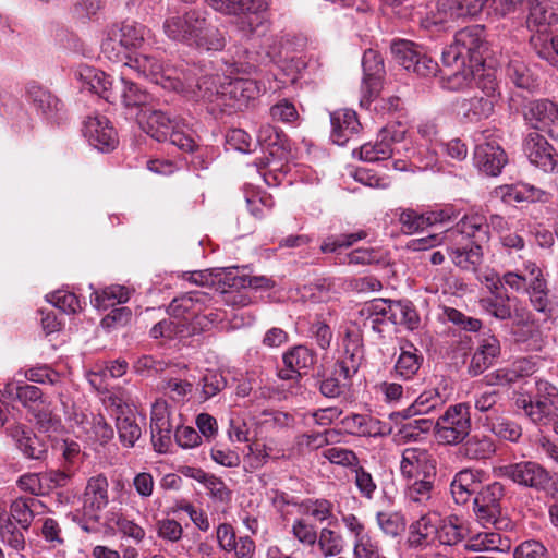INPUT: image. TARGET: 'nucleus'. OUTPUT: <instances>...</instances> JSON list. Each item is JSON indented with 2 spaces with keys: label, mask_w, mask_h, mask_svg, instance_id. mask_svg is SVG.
I'll use <instances>...</instances> for the list:
<instances>
[{
  "label": "nucleus",
  "mask_w": 558,
  "mask_h": 558,
  "mask_svg": "<svg viewBox=\"0 0 558 558\" xmlns=\"http://www.w3.org/2000/svg\"><path fill=\"white\" fill-rule=\"evenodd\" d=\"M484 28L480 25L458 31L441 53L444 87L459 92L470 86L474 72L484 63Z\"/></svg>",
  "instance_id": "1"
},
{
  "label": "nucleus",
  "mask_w": 558,
  "mask_h": 558,
  "mask_svg": "<svg viewBox=\"0 0 558 558\" xmlns=\"http://www.w3.org/2000/svg\"><path fill=\"white\" fill-rule=\"evenodd\" d=\"M163 32L168 38L206 50L220 51L226 46L223 34L209 24L205 15L190 10L182 16H169L163 22Z\"/></svg>",
  "instance_id": "2"
},
{
  "label": "nucleus",
  "mask_w": 558,
  "mask_h": 558,
  "mask_svg": "<svg viewBox=\"0 0 558 558\" xmlns=\"http://www.w3.org/2000/svg\"><path fill=\"white\" fill-rule=\"evenodd\" d=\"M105 56L114 62H122L125 68L136 71L138 74L149 78L155 84L165 88H172L177 92H183L185 86L191 87L189 77L181 72V75H174V70L165 66L155 56L150 54H124L114 53V43L111 38L105 40L101 45Z\"/></svg>",
  "instance_id": "3"
},
{
  "label": "nucleus",
  "mask_w": 558,
  "mask_h": 558,
  "mask_svg": "<svg viewBox=\"0 0 558 558\" xmlns=\"http://www.w3.org/2000/svg\"><path fill=\"white\" fill-rule=\"evenodd\" d=\"M504 284L517 293H525L532 308L545 318L553 315V306L549 299L548 280L543 269L534 260H524L522 271H506Z\"/></svg>",
  "instance_id": "4"
},
{
  "label": "nucleus",
  "mask_w": 558,
  "mask_h": 558,
  "mask_svg": "<svg viewBox=\"0 0 558 558\" xmlns=\"http://www.w3.org/2000/svg\"><path fill=\"white\" fill-rule=\"evenodd\" d=\"M215 11L228 15H244L239 28L245 36L264 34L268 29V0H207Z\"/></svg>",
  "instance_id": "5"
},
{
  "label": "nucleus",
  "mask_w": 558,
  "mask_h": 558,
  "mask_svg": "<svg viewBox=\"0 0 558 558\" xmlns=\"http://www.w3.org/2000/svg\"><path fill=\"white\" fill-rule=\"evenodd\" d=\"M143 130L158 142L169 141L180 150H191L195 147L194 132L161 110H153L148 113Z\"/></svg>",
  "instance_id": "6"
},
{
  "label": "nucleus",
  "mask_w": 558,
  "mask_h": 558,
  "mask_svg": "<svg viewBox=\"0 0 558 558\" xmlns=\"http://www.w3.org/2000/svg\"><path fill=\"white\" fill-rule=\"evenodd\" d=\"M391 53L400 65L407 71L427 77L434 76L438 71V64L417 44L398 39L391 44Z\"/></svg>",
  "instance_id": "7"
},
{
  "label": "nucleus",
  "mask_w": 558,
  "mask_h": 558,
  "mask_svg": "<svg viewBox=\"0 0 558 558\" xmlns=\"http://www.w3.org/2000/svg\"><path fill=\"white\" fill-rule=\"evenodd\" d=\"M210 301L207 293L192 291L172 300L168 307L169 315L187 323L193 327V332L202 329V313L206 310V303Z\"/></svg>",
  "instance_id": "8"
},
{
  "label": "nucleus",
  "mask_w": 558,
  "mask_h": 558,
  "mask_svg": "<svg viewBox=\"0 0 558 558\" xmlns=\"http://www.w3.org/2000/svg\"><path fill=\"white\" fill-rule=\"evenodd\" d=\"M266 87L251 78L236 77L220 83V98L218 106L241 110L250 100L257 98Z\"/></svg>",
  "instance_id": "9"
},
{
  "label": "nucleus",
  "mask_w": 558,
  "mask_h": 558,
  "mask_svg": "<svg viewBox=\"0 0 558 558\" xmlns=\"http://www.w3.org/2000/svg\"><path fill=\"white\" fill-rule=\"evenodd\" d=\"M400 473L404 481L435 478L436 461L425 449L407 448L401 454Z\"/></svg>",
  "instance_id": "10"
},
{
  "label": "nucleus",
  "mask_w": 558,
  "mask_h": 558,
  "mask_svg": "<svg viewBox=\"0 0 558 558\" xmlns=\"http://www.w3.org/2000/svg\"><path fill=\"white\" fill-rule=\"evenodd\" d=\"M452 238L481 245L488 242L490 232L487 218L481 214L464 215L453 227L442 232V239Z\"/></svg>",
  "instance_id": "11"
},
{
  "label": "nucleus",
  "mask_w": 558,
  "mask_h": 558,
  "mask_svg": "<svg viewBox=\"0 0 558 558\" xmlns=\"http://www.w3.org/2000/svg\"><path fill=\"white\" fill-rule=\"evenodd\" d=\"M404 135L405 130L400 129V125L383 128L375 143H366L360 147V158L369 162L390 158L393 154L392 144L400 143Z\"/></svg>",
  "instance_id": "12"
},
{
  "label": "nucleus",
  "mask_w": 558,
  "mask_h": 558,
  "mask_svg": "<svg viewBox=\"0 0 558 558\" xmlns=\"http://www.w3.org/2000/svg\"><path fill=\"white\" fill-rule=\"evenodd\" d=\"M524 121L532 129L547 133L554 137L551 126L558 124V105L549 99L531 100L523 105Z\"/></svg>",
  "instance_id": "13"
},
{
  "label": "nucleus",
  "mask_w": 558,
  "mask_h": 558,
  "mask_svg": "<svg viewBox=\"0 0 558 558\" xmlns=\"http://www.w3.org/2000/svg\"><path fill=\"white\" fill-rule=\"evenodd\" d=\"M362 66L364 72L362 83L361 105L371 104L376 98L381 89L383 77L385 74L384 61L380 54L368 49L364 52L362 59Z\"/></svg>",
  "instance_id": "14"
},
{
  "label": "nucleus",
  "mask_w": 558,
  "mask_h": 558,
  "mask_svg": "<svg viewBox=\"0 0 558 558\" xmlns=\"http://www.w3.org/2000/svg\"><path fill=\"white\" fill-rule=\"evenodd\" d=\"M83 134L100 151H111L119 143L114 128L104 116L88 117L84 121Z\"/></svg>",
  "instance_id": "15"
},
{
  "label": "nucleus",
  "mask_w": 558,
  "mask_h": 558,
  "mask_svg": "<svg viewBox=\"0 0 558 558\" xmlns=\"http://www.w3.org/2000/svg\"><path fill=\"white\" fill-rule=\"evenodd\" d=\"M447 254L454 266L466 271H476L484 259L483 247L475 242L460 241L459 239H442Z\"/></svg>",
  "instance_id": "16"
},
{
  "label": "nucleus",
  "mask_w": 558,
  "mask_h": 558,
  "mask_svg": "<svg viewBox=\"0 0 558 558\" xmlns=\"http://www.w3.org/2000/svg\"><path fill=\"white\" fill-rule=\"evenodd\" d=\"M487 0H436L435 23L474 17L482 12Z\"/></svg>",
  "instance_id": "17"
},
{
  "label": "nucleus",
  "mask_w": 558,
  "mask_h": 558,
  "mask_svg": "<svg viewBox=\"0 0 558 558\" xmlns=\"http://www.w3.org/2000/svg\"><path fill=\"white\" fill-rule=\"evenodd\" d=\"M375 313L388 315L390 323L402 325L408 330H415L420 327L421 318L414 306L409 300H390L388 302H378L372 307Z\"/></svg>",
  "instance_id": "18"
},
{
  "label": "nucleus",
  "mask_w": 558,
  "mask_h": 558,
  "mask_svg": "<svg viewBox=\"0 0 558 558\" xmlns=\"http://www.w3.org/2000/svg\"><path fill=\"white\" fill-rule=\"evenodd\" d=\"M502 471L514 483L537 489L545 488L550 481L549 473L542 465L532 461L510 464Z\"/></svg>",
  "instance_id": "19"
},
{
  "label": "nucleus",
  "mask_w": 558,
  "mask_h": 558,
  "mask_svg": "<svg viewBox=\"0 0 558 558\" xmlns=\"http://www.w3.org/2000/svg\"><path fill=\"white\" fill-rule=\"evenodd\" d=\"M508 157L504 148L496 142L477 144L474 150V163L484 174L497 177L507 165Z\"/></svg>",
  "instance_id": "20"
},
{
  "label": "nucleus",
  "mask_w": 558,
  "mask_h": 558,
  "mask_svg": "<svg viewBox=\"0 0 558 558\" xmlns=\"http://www.w3.org/2000/svg\"><path fill=\"white\" fill-rule=\"evenodd\" d=\"M286 369L279 371L281 379L299 378L306 374L316 363L317 355L306 345H295L282 356Z\"/></svg>",
  "instance_id": "21"
},
{
  "label": "nucleus",
  "mask_w": 558,
  "mask_h": 558,
  "mask_svg": "<svg viewBox=\"0 0 558 558\" xmlns=\"http://www.w3.org/2000/svg\"><path fill=\"white\" fill-rule=\"evenodd\" d=\"M348 531L354 536V558H384L379 545L365 531L364 524L354 515L348 514L342 518Z\"/></svg>",
  "instance_id": "22"
},
{
  "label": "nucleus",
  "mask_w": 558,
  "mask_h": 558,
  "mask_svg": "<svg viewBox=\"0 0 558 558\" xmlns=\"http://www.w3.org/2000/svg\"><path fill=\"white\" fill-rule=\"evenodd\" d=\"M524 151L533 165L546 172L554 171L558 166L554 147L537 132L526 136Z\"/></svg>",
  "instance_id": "23"
},
{
  "label": "nucleus",
  "mask_w": 558,
  "mask_h": 558,
  "mask_svg": "<svg viewBox=\"0 0 558 558\" xmlns=\"http://www.w3.org/2000/svg\"><path fill=\"white\" fill-rule=\"evenodd\" d=\"M110 104H121L126 109H138L149 101V94L138 84L121 76L116 81L111 95H108Z\"/></svg>",
  "instance_id": "24"
},
{
  "label": "nucleus",
  "mask_w": 558,
  "mask_h": 558,
  "mask_svg": "<svg viewBox=\"0 0 558 558\" xmlns=\"http://www.w3.org/2000/svg\"><path fill=\"white\" fill-rule=\"evenodd\" d=\"M331 141L339 145H345L350 138L357 134L361 123L357 114L351 109H338L330 113Z\"/></svg>",
  "instance_id": "25"
},
{
  "label": "nucleus",
  "mask_w": 558,
  "mask_h": 558,
  "mask_svg": "<svg viewBox=\"0 0 558 558\" xmlns=\"http://www.w3.org/2000/svg\"><path fill=\"white\" fill-rule=\"evenodd\" d=\"M502 495V487L494 483L482 489L474 499V510L477 519L483 523H494L500 515L499 500Z\"/></svg>",
  "instance_id": "26"
},
{
  "label": "nucleus",
  "mask_w": 558,
  "mask_h": 558,
  "mask_svg": "<svg viewBox=\"0 0 558 558\" xmlns=\"http://www.w3.org/2000/svg\"><path fill=\"white\" fill-rule=\"evenodd\" d=\"M536 391L537 398L533 399L531 396L521 395L515 404L523 409L527 416L548 415L550 398L556 397L558 390L547 380L539 379L536 381Z\"/></svg>",
  "instance_id": "27"
},
{
  "label": "nucleus",
  "mask_w": 558,
  "mask_h": 558,
  "mask_svg": "<svg viewBox=\"0 0 558 558\" xmlns=\"http://www.w3.org/2000/svg\"><path fill=\"white\" fill-rule=\"evenodd\" d=\"M500 342L494 335L485 336L475 350L468 372L471 376H477L490 367L494 361L500 355Z\"/></svg>",
  "instance_id": "28"
},
{
  "label": "nucleus",
  "mask_w": 558,
  "mask_h": 558,
  "mask_svg": "<svg viewBox=\"0 0 558 558\" xmlns=\"http://www.w3.org/2000/svg\"><path fill=\"white\" fill-rule=\"evenodd\" d=\"M77 75L84 88L109 101L108 95H111L116 83L109 75L88 65L82 66Z\"/></svg>",
  "instance_id": "29"
},
{
  "label": "nucleus",
  "mask_w": 558,
  "mask_h": 558,
  "mask_svg": "<svg viewBox=\"0 0 558 558\" xmlns=\"http://www.w3.org/2000/svg\"><path fill=\"white\" fill-rule=\"evenodd\" d=\"M108 504V482L102 475L92 477L84 494V510L88 517H96V513Z\"/></svg>",
  "instance_id": "30"
},
{
  "label": "nucleus",
  "mask_w": 558,
  "mask_h": 558,
  "mask_svg": "<svg viewBox=\"0 0 558 558\" xmlns=\"http://www.w3.org/2000/svg\"><path fill=\"white\" fill-rule=\"evenodd\" d=\"M27 96L36 110L48 119L56 118L63 108V104L57 96L36 83L28 85Z\"/></svg>",
  "instance_id": "31"
},
{
  "label": "nucleus",
  "mask_w": 558,
  "mask_h": 558,
  "mask_svg": "<svg viewBox=\"0 0 558 558\" xmlns=\"http://www.w3.org/2000/svg\"><path fill=\"white\" fill-rule=\"evenodd\" d=\"M495 101L484 96H473L458 101L459 114L468 122H478L494 113Z\"/></svg>",
  "instance_id": "32"
},
{
  "label": "nucleus",
  "mask_w": 558,
  "mask_h": 558,
  "mask_svg": "<svg viewBox=\"0 0 558 558\" xmlns=\"http://www.w3.org/2000/svg\"><path fill=\"white\" fill-rule=\"evenodd\" d=\"M5 391L9 395H15L16 399L29 410L35 418H43L47 415L44 412L45 402L40 388L27 384L22 386L9 384L5 386Z\"/></svg>",
  "instance_id": "33"
},
{
  "label": "nucleus",
  "mask_w": 558,
  "mask_h": 558,
  "mask_svg": "<svg viewBox=\"0 0 558 558\" xmlns=\"http://www.w3.org/2000/svg\"><path fill=\"white\" fill-rule=\"evenodd\" d=\"M364 350L359 340H345L344 352L341 359L336 364L335 373L349 380L354 376L363 361Z\"/></svg>",
  "instance_id": "34"
},
{
  "label": "nucleus",
  "mask_w": 558,
  "mask_h": 558,
  "mask_svg": "<svg viewBox=\"0 0 558 558\" xmlns=\"http://www.w3.org/2000/svg\"><path fill=\"white\" fill-rule=\"evenodd\" d=\"M527 10L526 26L530 29H541L556 24L558 15L555 9L546 1L541 0H526L524 10Z\"/></svg>",
  "instance_id": "35"
},
{
  "label": "nucleus",
  "mask_w": 558,
  "mask_h": 558,
  "mask_svg": "<svg viewBox=\"0 0 558 558\" xmlns=\"http://www.w3.org/2000/svg\"><path fill=\"white\" fill-rule=\"evenodd\" d=\"M13 438L27 458L40 459L47 451L46 444L24 424H17L14 427Z\"/></svg>",
  "instance_id": "36"
},
{
  "label": "nucleus",
  "mask_w": 558,
  "mask_h": 558,
  "mask_svg": "<svg viewBox=\"0 0 558 558\" xmlns=\"http://www.w3.org/2000/svg\"><path fill=\"white\" fill-rule=\"evenodd\" d=\"M470 530L464 521L457 515L440 518L438 523L436 539L444 545H456L468 536Z\"/></svg>",
  "instance_id": "37"
},
{
  "label": "nucleus",
  "mask_w": 558,
  "mask_h": 558,
  "mask_svg": "<svg viewBox=\"0 0 558 558\" xmlns=\"http://www.w3.org/2000/svg\"><path fill=\"white\" fill-rule=\"evenodd\" d=\"M438 523H440V515L437 512L422 515L410 526L411 543L421 545L424 542L436 539Z\"/></svg>",
  "instance_id": "38"
},
{
  "label": "nucleus",
  "mask_w": 558,
  "mask_h": 558,
  "mask_svg": "<svg viewBox=\"0 0 558 558\" xmlns=\"http://www.w3.org/2000/svg\"><path fill=\"white\" fill-rule=\"evenodd\" d=\"M422 363L423 355L420 350L412 343H407L404 347H401V353L397 360L395 369L400 377L410 379L417 373Z\"/></svg>",
  "instance_id": "39"
},
{
  "label": "nucleus",
  "mask_w": 558,
  "mask_h": 558,
  "mask_svg": "<svg viewBox=\"0 0 558 558\" xmlns=\"http://www.w3.org/2000/svg\"><path fill=\"white\" fill-rule=\"evenodd\" d=\"M470 421H437L435 435L438 441L452 445L465 438L470 432Z\"/></svg>",
  "instance_id": "40"
},
{
  "label": "nucleus",
  "mask_w": 558,
  "mask_h": 558,
  "mask_svg": "<svg viewBox=\"0 0 558 558\" xmlns=\"http://www.w3.org/2000/svg\"><path fill=\"white\" fill-rule=\"evenodd\" d=\"M146 34V27L144 25L137 24L135 22H123L120 27V39L114 43V53L119 52L120 56H124L125 53H121L120 49L117 48H125V49H137L141 48Z\"/></svg>",
  "instance_id": "41"
},
{
  "label": "nucleus",
  "mask_w": 558,
  "mask_h": 558,
  "mask_svg": "<svg viewBox=\"0 0 558 558\" xmlns=\"http://www.w3.org/2000/svg\"><path fill=\"white\" fill-rule=\"evenodd\" d=\"M215 287L223 294L245 289V274L238 267L215 268Z\"/></svg>",
  "instance_id": "42"
},
{
  "label": "nucleus",
  "mask_w": 558,
  "mask_h": 558,
  "mask_svg": "<svg viewBox=\"0 0 558 558\" xmlns=\"http://www.w3.org/2000/svg\"><path fill=\"white\" fill-rule=\"evenodd\" d=\"M477 487V475L471 470H463L451 482V494L457 504H465Z\"/></svg>",
  "instance_id": "43"
},
{
  "label": "nucleus",
  "mask_w": 558,
  "mask_h": 558,
  "mask_svg": "<svg viewBox=\"0 0 558 558\" xmlns=\"http://www.w3.org/2000/svg\"><path fill=\"white\" fill-rule=\"evenodd\" d=\"M191 335H194L193 327H187L186 322L174 318L172 315H169L167 319L160 320L150 329V336L155 339H172L177 336L187 337Z\"/></svg>",
  "instance_id": "44"
},
{
  "label": "nucleus",
  "mask_w": 558,
  "mask_h": 558,
  "mask_svg": "<svg viewBox=\"0 0 558 558\" xmlns=\"http://www.w3.org/2000/svg\"><path fill=\"white\" fill-rule=\"evenodd\" d=\"M258 142L269 150V155L284 154L287 150V136L278 128L266 124L260 126L257 134Z\"/></svg>",
  "instance_id": "45"
},
{
  "label": "nucleus",
  "mask_w": 558,
  "mask_h": 558,
  "mask_svg": "<svg viewBox=\"0 0 558 558\" xmlns=\"http://www.w3.org/2000/svg\"><path fill=\"white\" fill-rule=\"evenodd\" d=\"M465 547L472 551H495L509 548V544L508 541H504L498 533L481 532L469 537Z\"/></svg>",
  "instance_id": "46"
},
{
  "label": "nucleus",
  "mask_w": 558,
  "mask_h": 558,
  "mask_svg": "<svg viewBox=\"0 0 558 558\" xmlns=\"http://www.w3.org/2000/svg\"><path fill=\"white\" fill-rule=\"evenodd\" d=\"M130 299V292L122 286H110L101 292L95 291L90 294V303L97 308H108L116 304L125 303Z\"/></svg>",
  "instance_id": "47"
},
{
  "label": "nucleus",
  "mask_w": 558,
  "mask_h": 558,
  "mask_svg": "<svg viewBox=\"0 0 558 558\" xmlns=\"http://www.w3.org/2000/svg\"><path fill=\"white\" fill-rule=\"evenodd\" d=\"M511 298L508 294L490 295L480 300L481 308L499 320L512 318Z\"/></svg>",
  "instance_id": "48"
},
{
  "label": "nucleus",
  "mask_w": 558,
  "mask_h": 558,
  "mask_svg": "<svg viewBox=\"0 0 558 558\" xmlns=\"http://www.w3.org/2000/svg\"><path fill=\"white\" fill-rule=\"evenodd\" d=\"M506 74L519 88L532 89L536 86V77L522 60H510L506 68Z\"/></svg>",
  "instance_id": "49"
},
{
  "label": "nucleus",
  "mask_w": 558,
  "mask_h": 558,
  "mask_svg": "<svg viewBox=\"0 0 558 558\" xmlns=\"http://www.w3.org/2000/svg\"><path fill=\"white\" fill-rule=\"evenodd\" d=\"M441 404L438 395L422 393L415 402L408 408L407 414L401 415L400 412L389 414V418H409L417 415H426L436 410V407Z\"/></svg>",
  "instance_id": "50"
},
{
  "label": "nucleus",
  "mask_w": 558,
  "mask_h": 558,
  "mask_svg": "<svg viewBox=\"0 0 558 558\" xmlns=\"http://www.w3.org/2000/svg\"><path fill=\"white\" fill-rule=\"evenodd\" d=\"M435 478L409 480L405 487L407 498L414 504L426 505L434 489Z\"/></svg>",
  "instance_id": "51"
},
{
  "label": "nucleus",
  "mask_w": 558,
  "mask_h": 558,
  "mask_svg": "<svg viewBox=\"0 0 558 558\" xmlns=\"http://www.w3.org/2000/svg\"><path fill=\"white\" fill-rule=\"evenodd\" d=\"M365 231H359L354 233H343V234H331L325 238L320 244V252L326 253H337L341 248H348L352 246L360 240L366 238Z\"/></svg>",
  "instance_id": "52"
},
{
  "label": "nucleus",
  "mask_w": 558,
  "mask_h": 558,
  "mask_svg": "<svg viewBox=\"0 0 558 558\" xmlns=\"http://www.w3.org/2000/svg\"><path fill=\"white\" fill-rule=\"evenodd\" d=\"M427 213L421 214L414 209H400L398 221L401 225V231L405 234H413L429 227L426 219Z\"/></svg>",
  "instance_id": "53"
},
{
  "label": "nucleus",
  "mask_w": 558,
  "mask_h": 558,
  "mask_svg": "<svg viewBox=\"0 0 558 558\" xmlns=\"http://www.w3.org/2000/svg\"><path fill=\"white\" fill-rule=\"evenodd\" d=\"M151 442L158 453H166L172 446L170 421H153Z\"/></svg>",
  "instance_id": "54"
},
{
  "label": "nucleus",
  "mask_w": 558,
  "mask_h": 558,
  "mask_svg": "<svg viewBox=\"0 0 558 558\" xmlns=\"http://www.w3.org/2000/svg\"><path fill=\"white\" fill-rule=\"evenodd\" d=\"M433 421H409L407 423L397 424L395 440L398 442H407L417 440L424 432L429 428Z\"/></svg>",
  "instance_id": "55"
},
{
  "label": "nucleus",
  "mask_w": 558,
  "mask_h": 558,
  "mask_svg": "<svg viewBox=\"0 0 558 558\" xmlns=\"http://www.w3.org/2000/svg\"><path fill=\"white\" fill-rule=\"evenodd\" d=\"M299 512L322 522L332 515V504L326 499H310L300 505Z\"/></svg>",
  "instance_id": "56"
},
{
  "label": "nucleus",
  "mask_w": 558,
  "mask_h": 558,
  "mask_svg": "<svg viewBox=\"0 0 558 558\" xmlns=\"http://www.w3.org/2000/svg\"><path fill=\"white\" fill-rule=\"evenodd\" d=\"M246 205L250 213L255 218H263L266 216L274 205V198L265 191L252 192L246 196Z\"/></svg>",
  "instance_id": "57"
},
{
  "label": "nucleus",
  "mask_w": 558,
  "mask_h": 558,
  "mask_svg": "<svg viewBox=\"0 0 558 558\" xmlns=\"http://www.w3.org/2000/svg\"><path fill=\"white\" fill-rule=\"evenodd\" d=\"M485 427L500 439L517 441L522 435V428L517 421H486Z\"/></svg>",
  "instance_id": "58"
},
{
  "label": "nucleus",
  "mask_w": 558,
  "mask_h": 558,
  "mask_svg": "<svg viewBox=\"0 0 558 558\" xmlns=\"http://www.w3.org/2000/svg\"><path fill=\"white\" fill-rule=\"evenodd\" d=\"M318 546L325 557L339 555L343 549L342 536L330 529H322Z\"/></svg>",
  "instance_id": "59"
},
{
  "label": "nucleus",
  "mask_w": 558,
  "mask_h": 558,
  "mask_svg": "<svg viewBox=\"0 0 558 558\" xmlns=\"http://www.w3.org/2000/svg\"><path fill=\"white\" fill-rule=\"evenodd\" d=\"M348 423V428L351 434H355L359 436H372L376 437L379 435H384L386 433H390L393 428L386 427L381 423V421H345Z\"/></svg>",
  "instance_id": "60"
},
{
  "label": "nucleus",
  "mask_w": 558,
  "mask_h": 558,
  "mask_svg": "<svg viewBox=\"0 0 558 558\" xmlns=\"http://www.w3.org/2000/svg\"><path fill=\"white\" fill-rule=\"evenodd\" d=\"M199 474V482L205 484V487L210 497L219 502H227L230 500V490L226 484L215 476H209L203 471H197Z\"/></svg>",
  "instance_id": "61"
},
{
  "label": "nucleus",
  "mask_w": 558,
  "mask_h": 558,
  "mask_svg": "<svg viewBox=\"0 0 558 558\" xmlns=\"http://www.w3.org/2000/svg\"><path fill=\"white\" fill-rule=\"evenodd\" d=\"M49 301L63 313L74 314L82 310L78 298L69 291H56L49 296Z\"/></svg>",
  "instance_id": "62"
},
{
  "label": "nucleus",
  "mask_w": 558,
  "mask_h": 558,
  "mask_svg": "<svg viewBox=\"0 0 558 558\" xmlns=\"http://www.w3.org/2000/svg\"><path fill=\"white\" fill-rule=\"evenodd\" d=\"M377 523L380 530L390 536H397L404 531L405 522L397 512H379Z\"/></svg>",
  "instance_id": "63"
},
{
  "label": "nucleus",
  "mask_w": 558,
  "mask_h": 558,
  "mask_svg": "<svg viewBox=\"0 0 558 558\" xmlns=\"http://www.w3.org/2000/svg\"><path fill=\"white\" fill-rule=\"evenodd\" d=\"M220 83L218 76H203L196 83L199 96L209 102H217L218 105L221 101Z\"/></svg>",
  "instance_id": "64"
}]
</instances>
